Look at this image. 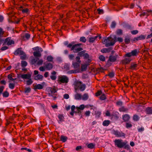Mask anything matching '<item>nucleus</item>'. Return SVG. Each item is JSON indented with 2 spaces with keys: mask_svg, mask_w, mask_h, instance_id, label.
<instances>
[{
  "mask_svg": "<svg viewBox=\"0 0 152 152\" xmlns=\"http://www.w3.org/2000/svg\"><path fill=\"white\" fill-rule=\"evenodd\" d=\"M75 42H72L67 46V47L69 48H71V50H73L74 53H77L83 50L82 48L80 47V46L82 45L81 44L78 43L75 44Z\"/></svg>",
  "mask_w": 152,
  "mask_h": 152,
  "instance_id": "obj_1",
  "label": "nucleus"
},
{
  "mask_svg": "<svg viewBox=\"0 0 152 152\" xmlns=\"http://www.w3.org/2000/svg\"><path fill=\"white\" fill-rule=\"evenodd\" d=\"M75 89L76 91L77 90H80V91H84L86 88V85L80 81H77L75 82Z\"/></svg>",
  "mask_w": 152,
  "mask_h": 152,
  "instance_id": "obj_2",
  "label": "nucleus"
},
{
  "mask_svg": "<svg viewBox=\"0 0 152 152\" xmlns=\"http://www.w3.org/2000/svg\"><path fill=\"white\" fill-rule=\"evenodd\" d=\"M116 42L115 40L111 37H109L107 39H105L102 42L105 44L106 47L113 45Z\"/></svg>",
  "mask_w": 152,
  "mask_h": 152,
  "instance_id": "obj_3",
  "label": "nucleus"
},
{
  "mask_svg": "<svg viewBox=\"0 0 152 152\" xmlns=\"http://www.w3.org/2000/svg\"><path fill=\"white\" fill-rule=\"evenodd\" d=\"M45 66H42L39 68V70L41 71H44L45 70H50L52 69L53 65L52 63H44Z\"/></svg>",
  "mask_w": 152,
  "mask_h": 152,
  "instance_id": "obj_4",
  "label": "nucleus"
},
{
  "mask_svg": "<svg viewBox=\"0 0 152 152\" xmlns=\"http://www.w3.org/2000/svg\"><path fill=\"white\" fill-rule=\"evenodd\" d=\"M68 77L66 75H61L59 76L58 78V81L61 83H66L69 82Z\"/></svg>",
  "mask_w": 152,
  "mask_h": 152,
  "instance_id": "obj_5",
  "label": "nucleus"
},
{
  "mask_svg": "<svg viewBox=\"0 0 152 152\" xmlns=\"http://www.w3.org/2000/svg\"><path fill=\"white\" fill-rule=\"evenodd\" d=\"M122 140L119 139H116L114 141L115 145H116L117 147L119 148H122L124 146V148H126V146H125L126 143L125 142H123Z\"/></svg>",
  "mask_w": 152,
  "mask_h": 152,
  "instance_id": "obj_6",
  "label": "nucleus"
},
{
  "mask_svg": "<svg viewBox=\"0 0 152 152\" xmlns=\"http://www.w3.org/2000/svg\"><path fill=\"white\" fill-rule=\"evenodd\" d=\"M48 90L50 92V93H49V96H52V94H53L57 91L58 88L54 86L52 87L48 88Z\"/></svg>",
  "mask_w": 152,
  "mask_h": 152,
  "instance_id": "obj_7",
  "label": "nucleus"
},
{
  "mask_svg": "<svg viewBox=\"0 0 152 152\" xmlns=\"http://www.w3.org/2000/svg\"><path fill=\"white\" fill-rule=\"evenodd\" d=\"M118 56V55H115V56H110L109 58V59L107 61V64L108 65H109V64H110V62H113L115 61Z\"/></svg>",
  "mask_w": 152,
  "mask_h": 152,
  "instance_id": "obj_8",
  "label": "nucleus"
},
{
  "mask_svg": "<svg viewBox=\"0 0 152 152\" xmlns=\"http://www.w3.org/2000/svg\"><path fill=\"white\" fill-rule=\"evenodd\" d=\"M14 41L11 39L10 37L7 38L5 40L4 44L7 45H11L14 44Z\"/></svg>",
  "mask_w": 152,
  "mask_h": 152,
  "instance_id": "obj_9",
  "label": "nucleus"
},
{
  "mask_svg": "<svg viewBox=\"0 0 152 152\" xmlns=\"http://www.w3.org/2000/svg\"><path fill=\"white\" fill-rule=\"evenodd\" d=\"M113 133L117 137H121L125 136V134L124 133L121 132H119L117 130H114L113 131Z\"/></svg>",
  "mask_w": 152,
  "mask_h": 152,
  "instance_id": "obj_10",
  "label": "nucleus"
},
{
  "mask_svg": "<svg viewBox=\"0 0 152 152\" xmlns=\"http://www.w3.org/2000/svg\"><path fill=\"white\" fill-rule=\"evenodd\" d=\"M91 61V60L88 59V63L81 65V69L82 71H84L86 70L88 66L89 65V63Z\"/></svg>",
  "mask_w": 152,
  "mask_h": 152,
  "instance_id": "obj_11",
  "label": "nucleus"
},
{
  "mask_svg": "<svg viewBox=\"0 0 152 152\" xmlns=\"http://www.w3.org/2000/svg\"><path fill=\"white\" fill-rule=\"evenodd\" d=\"M83 51H81L78 54L80 56H83L85 59H88L89 57V55L87 53H84L83 52Z\"/></svg>",
  "mask_w": 152,
  "mask_h": 152,
  "instance_id": "obj_12",
  "label": "nucleus"
},
{
  "mask_svg": "<svg viewBox=\"0 0 152 152\" xmlns=\"http://www.w3.org/2000/svg\"><path fill=\"white\" fill-rule=\"evenodd\" d=\"M84 106L83 104L81 105L79 107H76V110H77L76 113H81L80 110H83L84 108Z\"/></svg>",
  "mask_w": 152,
  "mask_h": 152,
  "instance_id": "obj_13",
  "label": "nucleus"
},
{
  "mask_svg": "<svg viewBox=\"0 0 152 152\" xmlns=\"http://www.w3.org/2000/svg\"><path fill=\"white\" fill-rule=\"evenodd\" d=\"M20 77L23 79H28L31 78V75L30 74H22L21 75Z\"/></svg>",
  "mask_w": 152,
  "mask_h": 152,
  "instance_id": "obj_14",
  "label": "nucleus"
},
{
  "mask_svg": "<svg viewBox=\"0 0 152 152\" xmlns=\"http://www.w3.org/2000/svg\"><path fill=\"white\" fill-rule=\"evenodd\" d=\"M146 113L148 115L152 114V107H148L145 110Z\"/></svg>",
  "mask_w": 152,
  "mask_h": 152,
  "instance_id": "obj_15",
  "label": "nucleus"
},
{
  "mask_svg": "<svg viewBox=\"0 0 152 152\" xmlns=\"http://www.w3.org/2000/svg\"><path fill=\"white\" fill-rule=\"evenodd\" d=\"M23 54V51L21 50L20 48L18 49L14 53V54L16 55L18 54L21 55Z\"/></svg>",
  "mask_w": 152,
  "mask_h": 152,
  "instance_id": "obj_16",
  "label": "nucleus"
},
{
  "mask_svg": "<svg viewBox=\"0 0 152 152\" xmlns=\"http://www.w3.org/2000/svg\"><path fill=\"white\" fill-rule=\"evenodd\" d=\"M42 51H34L33 52V55L35 57H39L41 56V53Z\"/></svg>",
  "mask_w": 152,
  "mask_h": 152,
  "instance_id": "obj_17",
  "label": "nucleus"
},
{
  "mask_svg": "<svg viewBox=\"0 0 152 152\" xmlns=\"http://www.w3.org/2000/svg\"><path fill=\"white\" fill-rule=\"evenodd\" d=\"M89 98V96L87 93H85L82 96L81 99L84 101L87 100Z\"/></svg>",
  "mask_w": 152,
  "mask_h": 152,
  "instance_id": "obj_18",
  "label": "nucleus"
},
{
  "mask_svg": "<svg viewBox=\"0 0 152 152\" xmlns=\"http://www.w3.org/2000/svg\"><path fill=\"white\" fill-rule=\"evenodd\" d=\"M51 74V75L50 76V78L52 80H55L56 78V72L55 71H53Z\"/></svg>",
  "mask_w": 152,
  "mask_h": 152,
  "instance_id": "obj_19",
  "label": "nucleus"
},
{
  "mask_svg": "<svg viewBox=\"0 0 152 152\" xmlns=\"http://www.w3.org/2000/svg\"><path fill=\"white\" fill-rule=\"evenodd\" d=\"M130 116L128 114H125L122 116L123 120L124 121H128L130 119Z\"/></svg>",
  "mask_w": 152,
  "mask_h": 152,
  "instance_id": "obj_20",
  "label": "nucleus"
},
{
  "mask_svg": "<svg viewBox=\"0 0 152 152\" xmlns=\"http://www.w3.org/2000/svg\"><path fill=\"white\" fill-rule=\"evenodd\" d=\"M80 64L78 62H73L72 66L75 69H77L80 67Z\"/></svg>",
  "mask_w": 152,
  "mask_h": 152,
  "instance_id": "obj_21",
  "label": "nucleus"
},
{
  "mask_svg": "<svg viewBox=\"0 0 152 152\" xmlns=\"http://www.w3.org/2000/svg\"><path fill=\"white\" fill-rule=\"evenodd\" d=\"M43 77V76L42 75L40 74H38L35 76L34 79L36 80H39L41 81L42 80Z\"/></svg>",
  "mask_w": 152,
  "mask_h": 152,
  "instance_id": "obj_22",
  "label": "nucleus"
},
{
  "mask_svg": "<svg viewBox=\"0 0 152 152\" xmlns=\"http://www.w3.org/2000/svg\"><path fill=\"white\" fill-rule=\"evenodd\" d=\"M152 12V10H146V12H142L141 14L140 15V16H143L145 15H146L147 16H148V13H151Z\"/></svg>",
  "mask_w": 152,
  "mask_h": 152,
  "instance_id": "obj_23",
  "label": "nucleus"
},
{
  "mask_svg": "<svg viewBox=\"0 0 152 152\" xmlns=\"http://www.w3.org/2000/svg\"><path fill=\"white\" fill-rule=\"evenodd\" d=\"M132 56H135L138 54L139 52V50L137 49H135L131 52Z\"/></svg>",
  "mask_w": 152,
  "mask_h": 152,
  "instance_id": "obj_24",
  "label": "nucleus"
},
{
  "mask_svg": "<svg viewBox=\"0 0 152 152\" xmlns=\"http://www.w3.org/2000/svg\"><path fill=\"white\" fill-rule=\"evenodd\" d=\"M43 88V86L42 85L40 84H38L37 85H35L34 86V89H41Z\"/></svg>",
  "mask_w": 152,
  "mask_h": 152,
  "instance_id": "obj_25",
  "label": "nucleus"
},
{
  "mask_svg": "<svg viewBox=\"0 0 152 152\" xmlns=\"http://www.w3.org/2000/svg\"><path fill=\"white\" fill-rule=\"evenodd\" d=\"M82 95L81 94L77 93L75 95V98L76 100L81 99Z\"/></svg>",
  "mask_w": 152,
  "mask_h": 152,
  "instance_id": "obj_26",
  "label": "nucleus"
},
{
  "mask_svg": "<svg viewBox=\"0 0 152 152\" xmlns=\"http://www.w3.org/2000/svg\"><path fill=\"white\" fill-rule=\"evenodd\" d=\"M110 123V121L108 120H104L102 123V125L104 126H108Z\"/></svg>",
  "mask_w": 152,
  "mask_h": 152,
  "instance_id": "obj_27",
  "label": "nucleus"
},
{
  "mask_svg": "<svg viewBox=\"0 0 152 152\" xmlns=\"http://www.w3.org/2000/svg\"><path fill=\"white\" fill-rule=\"evenodd\" d=\"M111 49L109 48H103L101 50V52L103 53H106L109 52L111 50Z\"/></svg>",
  "mask_w": 152,
  "mask_h": 152,
  "instance_id": "obj_28",
  "label": "nucleus"
},
{
  "mask_svg": "<svg viewBox=\"0 0 152 152\" xmlns=\"http://www.w3.org/2000/svg\"><path fill=\"white\" fill-rule=\"evenodd\" d=\"M53 58L50 55L48 56L46 58L47 60L49 62H53Z\"/></svg>",
  "mask_w": 152,
  "mask_h": 152,
  "instance_id": "obj_29",
  "label": "nucleus"
},
{
  "mask_svg": "<svg viewBox=\"0 0 152 152\" xmlns=\"http://www.w3.org/2000/svg\"><path fill=\"white\" fill-rule=\"evenodd\" d=\"M137 66V64H131L130 67V68L132 70H134L136 69V67Z\"/></svg>",
  "mask_w": 152,
  "mask_h": 152,
  "instance_id": "obj_30",
  "label": "nucleus"
},
{
  "mask_svg": "<svg viewBox=\"0 0 152 152\" xmlns=\"http://www.w3.org/2000/svg\"><path fill=\"white\" fill-rule=\"evenodd\" d=\"M98 37V36H96L94 37H91L89 39V42H93Z\"/></svg>",
  "mask_w": 152,
  "mask_h": 152,
  "instance_id": "obj_31",
  "label": "nucleus"
},
{
  "mask_svg": "<svg viewBox=\"0 0 152 152\" xmlns=\"http://www.w3.org/2000/svg\"><path fill=\"white\" fill-rule=\"evenodd\" d=\"M131 60L130 58H125L123 60V63L124 64H127L130 62Z\"/></svg>",
  "mask_w": 152,
  "mask_h": 152,
  "instance_id": "obj_32",
  "label": "nucleus"
},
{
  "mask_svg": "<svg viewBox=\"0 0 152 152\" xmlns=\"http://www.w3.org/2000/svg\"><path fill=\"white\" fill-rule=\"evenodd\" d=\"M30 34L28 33L25 34L23 38V39L24 40H25V38L26 39L28 40L30 38Z\"/></svg>",
  "mask_w": 152,
  "mask_h": 152,
  "instance_id": "obj_33",
  "label": "nucleus"
},
{
  "mask_svg": "<svg viewBox=\"0 0 152 152\" xmlns=\"http://www.w3.org/2000/svg\"><path fill=\"white\" fill-rule=\"evenodd\" d=\"M79 72L77 70H70L68 71V73L69 74H75Z\"/></svg>",
  "mask_w": 152,
  "mask_h": 152,
  "instance_id": "obj_34",
  "label": "nucleus"
},
{
  "mask_svg": "<svg viewBox=\"0 0 152 152\" xmlns=\"http://www.w3.org/2000/svg\"><path fill=\"white\" fill-rule=\"evenodd\" d=\"M61 140L63 142H66L67 139V137L63 135H61L60 137Z\"/></svg>",
  "mask_w": 152,
  "mask_h": 152,
  "instance_id": "obj_35",
  "label": "nucleus"
},
{
  "mask_svg": "<svg viewBox=\"0 0 152 152\" xmlns=\"http://www.w3.org/2000/svg\"><path fill=\"white\" fill-rule=\"evenodd\" d=\"M119 110L120 112H125L128 111V109L125 108L124 107L122 106L119 108Z\"/></svg>",
  "mask_w": 152,
  "mask_h": 152,
  "instance_id": "obj_36",
  "label": "nucleus"
},
{
  "mask_svg": "<svg viewBox=\"0 0 152 152\" xmlns=\"http://www.w3.org/2000/svg\"><path fill=\"white\" fill-rule=\"evenodd\" d=\"M95 146V144L93 143H90L88 144L87 145V147L90 149H93L94 148Z\"/></svg>",
  "mask_w": 152,
  "mask_h": 152,
  "instance_id": "obj_37",
  "label": "nucleus"
},
{
  "mask_svg": "<svg viewBox=\"0 0 152 152\" xmlns=\"http://www.w3.org/2000/svg\"><path fill=\"white\" fill-rule=\"evenodd\" d=\"M33 50H35V51H42L43 49H42L40 47H36L34 48Z\"/></svg>",
  "mask_w": 152,
  "mask_h": 152,
  "instance_id": "obj_38",
  "label": "nucleus"
},
{
  "mask_svg": "<svg viewBox=\"0 0 152 152\" xmlns=\"http://www.w3.org/2000/svg\"><path fill=\"white\" fill-rule=\"evenodd\" d=\"M21 66L22 68H24L27 65V62L25 61H22L21 62Z\"/></svg>",
  "mask_w": 152,
  "mask_h": 152,
  "instance_id": "obj_39",
  "label": "nucleus"
},
{
  "mask_svg": "<svg viewBox=\"0 0 152 152\" xmlns=\"http://www.w3.org/2000/svg\"><path fill=\"white\" fill-rule=\"evenodd\" d=\"M124 41L126 44H129L130 42V38L129 37H125Z\"/></svg>",
  "mask_w": 152,
  "mask_h": 152,
  "instance_id": "obj_40",
  "label": "nucleus"
},
{
  "mask_svg": "<svg viewBox=\"0 0 152 152\" xmlns=\"http://www.w3.org/2000/svg\"><path fill=\"white\" fill-rule=\"evenodd\" d=\"M139 119V116L137 115H134L133 117V120L135 121H138Z\"/></svg>",
  "mask_w": 152,
  "mask_h": 152,
  "instance_id": "obj_41",
  "label": "nucleus"
},
{
  "mask_svg": "<svg viewBox=\"0 0 152 152\" xmlns=\"http://www.w3.org/2000/svg\"><path fill=\"white\" fill-rule=\"evenodd\" d=\"M138 39L139 40H141L144 39L146 37V36L143 35H141L139 36L138 37Z\"/></svg>",
  "mask_w": 152,
  "mask_h": 152,
  "instance_id": "obj_42",
  "label": "nucleus"
},
{
  "mask_svg": "<svg viewBox=\"0 0 152 152\" xmlns=\"http://www.w3.org/2000/svg\"><path fill=\"white\" fill-rule=\"evenodd\" d=\"M122 33H123V31L121 29H118L116 31V34L117 35H121L122 34Z\"/></svg>",
  "mask_w": 152,
  "mask_h": 152,
  "instance_id": "obj_43",
  "label": "nucleus"
},
{
  "mask_svg": "<svg viewBox=\"0 0 152 152\" xmlns=\"http://www.w3.org/2000/svg\"><path fill=\"white\" fill-rule=\"evenodd\" d=\"M33 81L31 80V78L28 79V80L26 81V84L28 86L31 85Z\"/></svg>",
  "mask_w": 152,
  "mask_h": 152,
  "instance_id": "obj_44",
  "label": "nucleus"
},
{
  "mask_svg": "<svg viewBox=\"0 0 152 152\" xmlns=\"http://www.w3.org/2000/svg\"><path fill=\"white\" fill-rule=\"evenodd\" d=\"M31 91V88L30 87L26 88L25 89L24 93H28Z\"/></svg>",
  "mask_w": 152,
  "mask_h": 152,
  "instance_id": "obj_45",
  "label": "nucleus"
},
{
  "mask_svg": "<svg viewBox=\"0 0 152 152\" xmlns=\"http://www.w3.org/2000/svg\"><path fill=\"white\" fill-rule=\"evenodd\" d=\"M22 12L23 13H28L29 12V10L28 8H26L22 10Z\"/></svg>",
  "mask_w": 152,
  "mask_h": 152,
  "instance_id": "obj_46",
  "label": "nucleus"
},
{
  "mask_svg": "<svg viewBox=\"0 0 152 152\" xmlns=\"http://www.w3.org/2000/svg\"><path fill=\"white\" fill-rule=\"evenodd\" d=\"M106 99V96L104 94H102L101 96L100 97V99L101 100H104Z\"/></svg>",
  "mask_w": 152,
  "mask_h": 152,
  "instance_id": "obj_47",
  "label": "nucleus"
},
{
  "mask_svg": "<svg viewBox=\"0 0 152 152\" xmlns=\"http://www.w3.org/2000/svg\"><path fill=\"white\" fill-rule=\"evenodd\" d=\"M9 96V93L7 91H5L3 93V96L4 97H7Z\"/></svg>",
  "mask_w": 152,
  "mask_h": 152,
  "instance_id": "obj_48",
  "label": "nucleus"
},
{
  "mask_svg": "<svg viewBox=\"0 0 152 152\" xmlns=\"http://www.w3.org/2000/svg\"><path fill=\"white\" fill-rule=\"evenodd\" d=\"M43 60L42 59H41L37 61V65H41L43 64Z\"/></svg>",
  "mask_w": 152,
  "mask_h": 152,
  "instance_id": "obj_49",
  "label": "nucleus"
},
{
  "mask_svg": "<svg viewBox=\"0 0 152 152\" xmlns=\"http://www.w3.org/2000/svg\"><path fill=\"white\" fill-rule=\"evenodd\" d=\"M80 41L83 42L85 43L86 41V39L85 37H81L80 39Z\"/></svg>",
  "mask_w": 152,
  "mask_h": 152,
  "instance_id": "obj_50",
  "label": "nucleus"
},
{
  "mask_svg": "<svg viewBox=\"0 0 152 152\" xmlns=\"http://www.w3.org/2000/svg\"><path fill=\"white\" fill-rule=\"evenodd\" d=\"M8 79L14 81L15 80V79H14L12 77V75L11 74H9L8 75Z\"/></svg>",
  "mask_w": 152,
  "mask_h": 152,
  "instance_id": "obj_51",
  "label": "nucleus"
},
{
  "mask_svg": "<svg viewBox=\"0 0 152 152\" xmlns=\"http://www.w3.org/2000/svg\"><path fill=\"white\" fill-rule=\"evenodd\" d=\"M99 59L102 61H104L105 60V57L102 55H101L99 57Z\"/></svg>",
  "mask_w": 152,
  "mask_h": 152,
  "instance_id": "obj_52",
  "label": "nucleus"
},
{
  "mask_svg": "<svg viewBox=\"0 0 152 152\" xmlns=\"http://www.w3.org/2000/svg\"><path fill=\"white\" fill-rule=\"evenodd\" d=\"M58 117L60 121H63L64 117L62 115L59 114L58 116Z\"/></svg>",
  "mask_w": 152,
  "mask_h": 152,
  "instance_id": "obj_53",
  "label": "nucleus"
},
{
  "mask_svg": "<svg viewBox=\"0 0 152 152\" xmlns=\"http://www.w3.org/2000/svg\"><path fill=\"white\" fill-rule=\"evenodd\" d=\"M132 125L130 123H126V127L127 128H131L132 127Z\"/></svg>",
  "mask_w": 152,
  "mask_h": 152,
  "instance_id": "obj_54",
  "label": "nucleus"
},
{
  "mask_svg": "<svg viewBox=\"0 0 152 152\" xmlns=\"http://www.w3.org/2000/svg\"><path fill=\"white\" fill-rule=\"evenodd\" d=\"M21 55L20 56V58L22 60H24L26 58V55L25 53L23 52V54H21Z\"/></svg>",
  "mask_w": 152,
  "mask_h": 152,
  "instance_id": "obj_55",
  "label": "nucleus"
},
{
  "mask_svg": "<svg viewBox=\"0 0 152 152\" xmlns=\"http://www.w3.org/2000/svg\"><path fill=\"white\" fill-rule=\"evenodd\" d=\"M38 59H39L37 58H34L33 59H32L31 60V63L33 64H36L37 61Z\"/></svg>",
  "mask_w": 152,
  "mask_h": 152,
  "instance_id": "obj_56",
  "label": "nucleus"
},
{
  "mask_svg": "<svg viewBox=\"0 0 152 152\" xmlns=\"http://www.w3.org/2000/svg\"><path fill=\"white\" fill-rule=\"evenodd\" d=\"M15 84L14 83H10L9 84V87L10 89H12L15 87Z\"/></svg>",
  "mask_w": 152,
  "mask_h": 152,
  "instance_id": "obj_57",
  "label": "nucleus"
},
{
  "mask_svg": "<svg viewBox=\"0 0 152 152\" xmlns=\"http://www.w3.org/2000/svg\"><path fill=\"white\" fill-rule=\"evenodd\" d=\"M116 104L118 106H121L123 105V102L121 101H119L116 102Z\"/></svg>",
  "mask_w": 152,
  "mask_h": 152,
  "instance_id": "obj_58",
  "label": "nucleus"
},
{
  "mask_svg": "<svg viewBox=\"0 0 152 152\" xmlns=\"http://www.w3.org/2000/svg\"><path fill=\"white\" fill-rule=\"evenodd\" d=\"M131 33L132 34L135 35L137 34L138 33V31L137 30H135L132 31Z\"/></svg>",
  "mask_w": 152,
  "mask_h": 152,
  "instance_id": "obj_59",
  "label": "nucleus"
},
{
  "mask_svg": "<svg viewBox=\"0 0 152 152\" xmlns=\"http://www.w3.org/2000/svg\"><path fill=\"white\" fill-rule=\"evenodd\" d=\"M70 60H73L74 58V55L73 54H70L68 56Z\"/></svg>",
  "mask_w": 152,
  "mask_h": 152,
  "instance_id": "obj_60",
  "label": "nucleus"
},
{
  "mask_svg": "<svg viewBox=\"0 0 152 152\" xmlns=\"http://www.w3.org/2000/svg\"><path fill=\"white\" fill-rule=\"evenodd\" d=\"M114 73L113 72H110L108 75L111 78L113 77H114Z\"/></svg>",
  "mask_w": 152,
  "mask_h": 152,
  "instance_id": "obj_61",
  "label": "nucleus"
},
{
  "mask_svg": "<svg viewBox=\"0 0 152 152\" xmlns=\"http://www.w3.org/2000/svg\"><path fill=\"white\" fill-rule=\"evenodd\" d=\"M132 55L131 52H129L126 54L125 56L126 57H129L132 56Z\"/></svg>",
  "mask_w": 152,
  "mask_h": 152,
  "instance_id": "obj_62",
  "label": "nucleus"
},
{
  "mask_svg": "<svg viewBox=\"0 0 152 152\" xmlns=\"http://www.w3.org/2000/svg\"><path fill=\"white\" fill-rule=\"evenodd\" d=\"M116 26V23L115 22L113 21L111 25V27L112 28H114Z\"/></svg>",
  "mask_w": 152,
  "mask_h": 152,
  "instance_id": "obj_63",
  "label": "nucleus"
},
{
  "mask_svg": "<svg viewBox=\"0 0 152 152\" xmlns=\"http://www.w3.org/2000/svg\"><path fill=\"white\" fill-rule=\"evenodd\" d=\"M102 91H98L96 94V96H99L102 94Z\"/></svg>",
  "mask_w": 152,
  "mask_h": 152,
  "instance_id": "obj_64",
  "label": "nucleus"
}]
</instances>
